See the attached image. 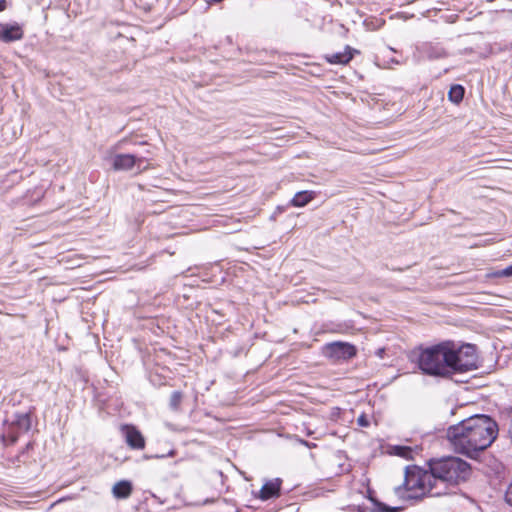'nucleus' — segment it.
Returning <instances> with one entry per match:
<instances>
[{"label": "nucleus", "mask_w": 512, "mask_h": 512, "mask_svg": "<svg viewBox=\"0 0 512 512\" xmlns=\"http://www.w3.org/2000/svg\"><path fill=\"white\" fill-rule=\"evenodd\" d=\"M498 432V424L494 419L476 414L450 426L447 438L457 453L477 459L496 440Z\"/></svg>", "instance_id": "nucleus-1"}, {"label": "nucleus", "mask_w": 512, "mask_h": 512, "mask_svg": "<svg viewBox=\"0 0 512 512\" xmlns=\"http://www.w3.org/2000/svg\"><path fill=\"white\" fill-rule=\"evenodd\" d=\"M428 466L431 467L436 481L435 488H438L434 494L441 496L448 494L460 482L466 481L471 473L470 465L458 457L431 460Z\"/></svg>", "instance_id": "nucleus-2"}, {"label": "nucleus", "mask_w": 512, "mask_h": 512, "mask_svg": "<svg viewBox=\"0 0 512 512\" xmlns=\"http://www.w3.org/2000/svg\"><path fill=\"white\" fill-rule=\"evenodd\" d=\"M436 481L431 467L423 469L418 466L407 467L403 486L394 488L395 495L401 500H419L425 496L438 497L434 491Z\"/></svg>", "instance_id": "nucleus-3"}, {"label": "nucleus", "mask_w": 512, "mask_h": 512, "mask_svg": "<svg viewBox=\"0 0 512 512\" xmlns=\"http://www.w3.org/2000/svg\"><path fill=\"white\" fill-rule=\"evenodd\" d=\"M448 359V373L467 372L477 369L478 355L474 345L465 344L456 347L453 343L446 342Z\"/></svg>", "instance_id": "nucleus-4"}, {"label": "nucleus", "mask_w": 512, "mask_h": 512, "mask_svg": "<svg viewBox=\"0 0 512 512\" xmlns=\"http://www.w3.org/2000/svg\"><path fill=\"white\" fill-rule=\"evenodd\" d=\"M418 365L428 375L445 376L449 374L446 342L424 349L419 355Z\"/></svg>", "instance_id": "nucleus-5"}, {"label": "nucleus", "mask_w": 512, "mask_h": 512, "mask_svg": "<svg viewBox=\"0 0 512 512\" xmlns=\"http://www.w3.org/2000/svg\"><path fill=\"white\" fill-rule=\"evenodd\" d=\"M32 421L29 413L16 414L5 427L1 439L5 445H14L19 436L31 429Z\"/></svg>", "instance_id": "nucleus-6"}, {"label": "nucleus", "mask_w": 512, "mask_h": 512, "mask_svg": "<svg viewBox=\"0 0 512 512\" xmlns=\"http://www.w3.org/2000/svg\"><path fill=\"white\" fill-rule=\"evenodd\" d=\"M356 348L348 342H331L324 346L323 354L332 360H348L356 355Z\"/></svg>", "instance_id": "nucleus-7"}, {"label": "nucleus", "mask_w": 512, "mask_h": 512, "mask_svg": "<svg viewBox=\"0 0 512 512\" xmlns=\"http://www.w3.org/2000/svg\"><path fill=\"white\" fill-rule=\"evenodd\" d=\"M122 432L127 445L131 449L142 450L145 447V439L142 433L132 425H124Z\"/></svg>", "instance_id": "nucleus-8"}, {"label": "nucleus", "mask_w": 512, "mask_h": 512, "mask_svg": "<svg viewBox=\"0 0 512 512\" xmlns=\"http://www.w3.org/2000/svg\"><path fill=\"white\" fill-rule=\"evenodd\" d=\"M0 40L5 43L21 40L24 36L22 27L15 24H0Z\"/></svg>", "instance_id": "nucleus-9"}, {"label": "nucleus", "mask_w": 512, "mask_h": 512, "mask_svg": "<svg viewBox=\"0 0 512 512\" xmlns=\"http://www.w3.org/2000/svg\"><path fill=\"white\" fill-rule=\"evenodd\" d=\"M142 158H136L132 154H117L113 159V168L115 170H130L135 165L140 167Z\"/></svg>", "instance_id": "nucleus-10"}, {"label": "nucleus", "mask_w": 512, "mask_h": 512, "mask_svg": "<svg viewBox=\"0 0 512 512\" xmlns=\"http://www.w3.org/2000/svg\"><path fill=\"white\" fill-rule=\"evenodd\" d=\"M279 492L280 482L278 480L268 481L262 486L259 492V498L261 500H268L270 498L278 496Z\"/></svg>", "instance_id": "nucleus-11"}, {"label": "nucleus", "mask_w": 512, "mask_h": 512, "mask_svg": "<svg viewBox=\"0 0 512 512\" xmlns=\"http://www.w3.org/2000/svg\"><path fill=\"white\" fill-rule=\"evenodd\" d=\"M132 493V484L127 480H122L114 484L112 494L117 499L128 498Z\"/></svg>", "instance_id": "nucleus-12"}, {"label": "nucleus", "mask_w": 512, "mask_h": 512, "mask_svg": "<svg viewBox=\"0 0 512 512\" xmlns=\"http://www.w3.org/2000/svg\"><path fill=\"white\" fill-rule=\"evenodd\" d=\"M354 51L351 47L346 46L343 52L333 53L326 58L332 64H347L353 58Z\"/></svg>", "instance_id": "nucleus-13"}, {"label": "nucleus", "mask_w": 512, "mask_h": 512, "mask_svg": "<svg viewBox=\"0 0 512 512\" xmlns=\"http://www.w3.org/2000/svg\"><path fill=\"white\" fill-rule=\"evenodd\" d=\"M418 452L417 447L412 448L410 446L404 445H395L389 448V453L391 455L399 456L406 460H413L414 454Z\"/></svg>", "instance_id": "nucleus-14"}, {"label": "nucleus", "mask_w": 512, "mask_h": 512, "mask_svg": "<svg viewBox=\"0 0 512 512\" xmlns=\"http://www.w3.org/2000/svg\"><path fill=\"white\" fill-rule=\"evenodd\" d=\"M315 196L316 193L314 191H300L294 195L290 203L294 207H304L311 202Z\"/></svg>", "instance_id": "nucleus-15"}, {"label": "nucleus", "mask_w": 512, "mask_h": 512, "mask_svg": "<svg viewBox=\"0 0 512 512\" xmlns=\"http://www.w3.org/2000/svg\"><path fill=\"white\" fill-rule=\"evenodd\" d=\"M371 501L374 503L375 508H368V507H362L358 509V512H398L401 508L400 507H390L387 506L374 498H370Z\"/></svg>", "instance_id": "nucleus-16"}, {"label": "nucleus", "mask_w": 512, "mask_h": 512, "mask_svg": "<svg viewBox=\"0 0 512 512\" xmlns=\"http://www.w3.org/2000/svg\"><path fill=\"white\" fill-rule=\"evenodd\" d=\"M464 97V88L461 85H453L449 92L448 98L451 102L458 104Z\"/></svg>", "instance_id": "nucleus-17"}, {"label": "nucleus", "mask_w": 512, "mask_h": 512, "mask_svg": "<svg viewBox=\"0 0 512 512\" xmlns=\"http://www.w3.org/2000/svg\"><path fill=\"white\" fill-rule=\"evenodd\" d=\"M182 393L179 392V391H174L171 396H170V400H169V406L172 410H178L179 407H180V404L182 402Z\"/></svg>", "instance_id": "nucleus-18"}, {"label": "nucleus", "mask_w": 512, "mask_h": 512, "mask_svg": "<svg viewBox=\"0 0 512 512\" xmlns=\"http://www.w3.org/2000/svg\"><path fill=\"white\" fill-rule=\"evenodd\" d=\"M446 55L443 49L431 50L428 54L429 58H441Z\"/></svg>", "instance_id": "nucleus-19"}, {"label": "nucleus", "mask_w": 512, "mask_h": 512, "mask_svg": "<svg viewBox=\"0 0 512 512\" xmlns=\"http://www.w3.org/2000/svg\"><path fill=\"white\" fill-rule=\"evenodd\" d=\"M500 276L512 277V264L499 272Z\"/></svg>", "instance_id": "nucleus-20"}, {"label": "nucleus", "mask_w": 512, "mask_h": 512, "mask_svg": "<svg viewBox=\"0 0 512 512\" xmlns=\"http://www.w3.org/2000/svg\"><path fill=\"white\" fill-rule=\"evenodd\" d=\"M358 424L360 426H368L369 425V422L367 420V418L364 416V415H361L360 417H358V420H357Z\"/></svg>", "instance_id": "nucleus-21"}, {"label": "nucleus", "mask_w": 512, "mask_h": 512, "mask_svg": "<svg viewBox=\"0 0 512 512\" xmlns=\"http://www.w3.org/2000/svg\"><path fill=\"white\" fill-rule=\"evenodd\" d=\"M506 500L510 505H512V486H510V488L506 494Z\"/></svg>", "instance_id": "nucleus-22"}, {"label": "nucleus", "mask_w": 512, "mask_h": 512, "mask_svg": "<svg viewBox=\"0 0 512 512\" xmlns=\"http://www.w3.org/2000/svg\"><path fill=\"white\" fill-rule=\"evenodd\" d=\"M24 454H25V451H23V452L21 453V455L17 456L16 460H15V461H13V463H14V464H16V463H20V462L25 463V462H26V460H21V457H23V456H24Z\"/></svg>", "instance_id": "nucleus-23"}, {"label": "nucleus", "mask_w": 512, "mask_h": 512, "mask_svg": "<svg viewBox=\"0 0 512 512\" xmlns=\"http://www.w3.org/2000/svg\"><path fill=\"white\" fill-rule=\"evenodd\" d=\"M5 8H6L5 0H0V12L5 10Z\"/></svg>", "instance_id": "nucleus-24"}, {"label": "nucleus", "mask_w": 512, "mask_h": 512, "mask_svg": "<svg viewBox=\"0 0 512 512\" xmlns=\"http://www.w3.org/2000/svg\"><path fill=\"white\" fill-rule=\"evenodd\" d=\"M31 447H32V443H28V444L26 445V450L30 449Z\"/></svg>", "instance_id": "nucleus-25"}]
</instances>
